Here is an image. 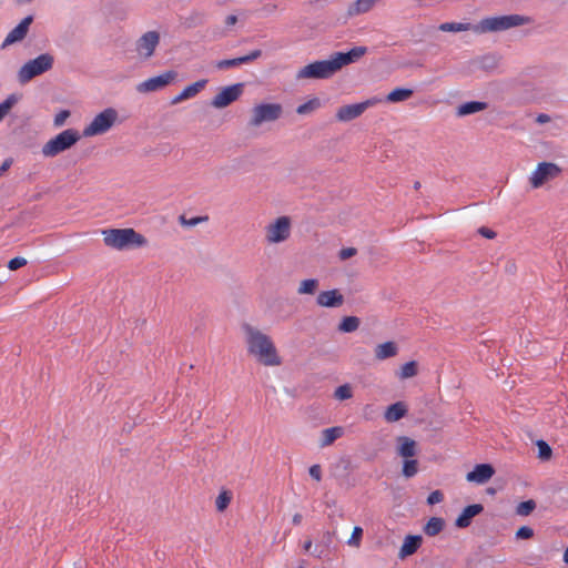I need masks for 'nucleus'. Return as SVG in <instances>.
Here are the masks:
<instances>
[{
    "mask_svg": "<svg viewBox=\"0 0 568 568\" xmlns=\"http://www.w3.org/2000/svg\"><path fill=\"white\" fill-rule=\"evenodd\" d=\"M367 52L366 47H354L348 52H334L327 60L312 62L298 70L296 80L329 79L343 67L358 61Z\"/></svg>",
    "mask_w": 568,
    "mask_h": 568,
    "instance_id": "obj_1",
    "label": "nucleus"
},
{
    "mask_svg": "<svg viewBox=\"0 0 568 568\" xmlns=\"http://www.w3.org/2000/svg\"><path fill=\"white\" fill-rule=\"evenodd\" d=\"M246 335L247 351L254 355L257 361L265 366H278L282 361L272 339L257 328L251 325H244Z\"/></svg>",
    "mask_w": 568,
    "mask_h": 568,
    "instance_id": "obj_2",
    "label": "nucleus"
},
{
    "mask_svg": "<svg viewBox=\"0 0 568 568\" xmlns=\"http://www.w3.org/2000/svg\"><path fill=\"white\" fill-rule=\"evenodd\" d=\"M102 234L106 246L120 251L132 246H142L146 242L144 236L133 229H110L104 230Z\"/></svg>",
    "mask_w": 568,
    "mask_h": 568,
    "instance_id": "obj_3",
    "label": "nucleus"
},
{
    "mask_svg": "<svg viewBox=\"0 0 568 568\" xmlns=\"http://www.w3.org/2000/svg\"><path fill=\"white\" fill-rule=\"evenodd\" d=\"M529 22V18L520 14L488 17L474 26V32L481 34L488 32L505 31L510 28L520 27Z\"/></svg>",
    "mask_w": 568,
    "mask_h": 568,
    "instance_id": "obj_4",
    "label": "nucleus"
},
{
    "mask_svg": "<svg viewBox=\"0 0 568 568\" xmlns=\"http://www.w3.org/2000/svg\"><path fill=\"white\" fill-rule=\"evenodd\" d=\"M54 57L51 53H42L37 58L27 61L18 71L17 78L20 84H27L33 78L51 70Z\"/></svg>",
    "mask_w": 568,
    "mask_h": 568,
    "instance_id": "obj_5",
    "label": "nucleus"
},
{
    "mask_svg": "<svg viewBox=\"0 0 568 568\" xmlns=\"http://www.w3.org/2000/svg\"><path fill=\"white\" fill-rule=\"evenodd\" d=\"M81 135L75 129H67L60 132L54 138L50 139L42 146V154L45 158H54L58 154L71 149L79 140Z\"/></svg>",
    "mask_w": 568,
    "mask_h": 568,
    "instance_id": "obj_6",
    "label": "nucleus"
},
{
    "mask_svg": "<svg viewBox=\"0 0 568 568\" xmlns=\"http://www.w3.org/2000/svg\"><path fill=\"white\" fill-rule=\"evenodd\" d=\"M283 114V106L280 103H261L251 110L248 126L260 128L264 123L275 122Z\"/></svg>",
    "mask_w": 568,
    "mask_h": 568,
    "instance_id": "obj_7",
    "label": "nucleus"
},
{
    "mask_svg": "<svg viewBox=\"0 0 568 568\" xmlns=\"http://www.w3.org/2000/svg\"><path fill=\"white\" fill-rule=\"evenodd\" d=\"M118 111L113 108L104 109L97 114L93 120L83 129V135L87 138L101 135L108 132L118 120Z\"/></svg>",
    "mask_w": 568,
    "mask_h": 568,
    "instance_id": "obj_8",
    "label": "nucleus"
},
{
    "mask_svg": "<svg viewBox=\"0 0 568 568\" xmlns=\"http://www.w3.org/2000/svg\"><path fill=\"white\" fill-rule=\"evenodd\" d=\"M292 222L288 216H280L265 227V239L270 244H278L291 236Z\"/></svg>",
    "mask_w": 568,
    "mask_h": 568,
    "instance_id": "obj_9",
    "label": "nucleus"
},
{
    "mask_svg": "<svg viewBox=\"0 0 568 568\" xmlns=\"http://www.w3.org/2000/svg\"><path fill=\"white\" fill-rule=\"evenodd\" d=\"M178 72L168 70L156 77L149 78L136 85L140 93H149L162 90L163 88L174 83L178 80Z\"/></svg>",
    "mask_w": 568,
    "mask_h": 568,
    "instance_id": "obj_10",
    "label": "nucleus"
},
{
    "mask_svg": "<svg viewBox=\"0 0 568 568\" xmlns=\"http://www.w3.org/2000/svg\"><path fill=\"white\" fill-rule=\"evenodd\" d=\"M384 99L371 98L361 103L347 104L341 106L336 112V119L339 122H348L361 116L368 108L381 103Z\"/></svg>",
    "mask_w": 568,
    "mask_h": 568,
    "instance_id": "obj_11",
    "label": "nucleus"
},
{
    "mask_svg": "<svg viewBox=\"0 0 568 568\" xmlns=\"http://www.w3.org/2000/svg\"><path fill=\"white\" fill-rule=\"evenodd\" d=\"M243 91L244 83H235L229 87H224L211 100V105L215 109L226 108L236 101L243 94Z\"/></svg>",
    "mask_w": 568,
    "mask_h": 568,
    "instance_id": "obj_12",
    "label": "nucleus"
},
{
    "mask_svg": "<svg viewBox=\"0 0 568 568\" xmlns=\"http://www.w3.org/2000/svg\"><path fill=\"white\" fill-rule=\"evenodd\" d=\"M160 43V34L156 31H148L140 37L135 43V51L139 57L150 59Z\"/></svg>",
    "mask_w": 568,
    "mask_h": 568,
    "instance_id": "obj_13",
    "label": "nucleus"
},
{
    "mask_svg": "<svg viewBox=\"0 0 568 568\" xmlns=\"http://www.w3.org/2000/svg\"><path fill=\"white\" fill-rule=\"evenodd\" d=\"M560 169L555 163L541 162L530 176L532 187H540L545 182L555 178Z\"/></svg>",
    "mask_w": 568,
    "mask_h": 568,
    "instance_id": "obj_14",
    "label": "nucleus"
},
{
    "mask_svg": "<svg viewBox=\"0 0 568 568\" xmlns=\"http://www.w3.org/2000/svg\"><path fill=\"white\" fill-rule=\"evenodd\" d=\"M33 22V16L24 17L18 26H16L4 38L1 48L4 49L9 45H12L17 42L22 41L28 32L31 23Z\"/></svg>",
    "mask_w": 568,
    "mask_h": 568,
    "instance_id": "obj_15",
    "label": "nucleus"
},
{
    "mask_svg": "<svg viewBox=\"0 0 568 568\" xmlns=\"http://www.w3.org/2000/svg\"><path fill=\"white\" fill-rule=\"evenodd\" d=\"M494 474L495 469L490 464H478L466 475V479L469 483L485 484Z\"/></svg>",
    "mask_w": 568,
    "mask_h": 568,
    "instance_id": "obj_16",
    "label": "nucleus"
},
{
    "mask_svg": "<svg viewBox=\"0 0 568 568\" xmlns=\"http://www.w3.org/2000/svg\"><path fill=\"white\" fill-rule=\"evenodd\" d=\"M316 303L323 307H339L344 303V296L336 288L323 291L317 295Z\"/></svg>",
    "mask_w": 568,
    "mask_h": 568,
    "instance_id": "obj_17",
    "label": "nucleus"
},
{
    "mask_svg": "<svg viewBox=\"0 0 568 568\" xmlns=\"http://www.w3.org/2000/svg\"><path fill=\"white\" fill-rule=\"evenodd\" d=\"M206 84H207V80L202 79V80H199V81L185 87L180 94L175 95L171 100V104L175 105L185 100L194 98L205 88Z\"/></svg>",
    "mask_w": 568,
    "mask_h": 568,
    "instance_id": "obj_18",
    "label": "nucleus"
},
{
    "mask_svg": "<svg viewBox=\"0 0 568 568\" xmlns=\"http://www.w3.org/2000/svg\"><path fill=\"white\" fill-rule=\"evenodd\" d=\"M483 510L484 507L480 504H473L465 507L462 514L457 517L455 526L458 528H467L470 526L473 518L479 515Z\"/></svg>",
    "mask_w": 568,
    "mask_h": 568,
    "instance_id": "obj_19",
    "label": "nucleus"
},
{
    "mask_svg": "<svg viewBox=\"0 0 568 568\" xmlns=\"http://www.w3.org/2000/svg\"><path fill=\"white\" fill-rule=\"evenodd\" d=\"M397 454L403 458H413L417 454V443L407 437L399 436L397 437Z\"/></svg>",
    "mask_w": 568,
    "mask_h": 568,
    "instance_id": "obj_20",
    "label": "nucleus"
},
{
    "mask_svg": "<svg viewBox=\"0 0 568 568\" xmlns=\"http://www.w3.org/2000/svg\"><path fill=\"white\" fill-rule=\"evenodd\" d=\"M407 414V406L403 402H396L389 405L385 413L384 418L387 423H395L405 417Z\"/></svg>",
    "mask_w": 568,
    "mask_h": 568,
    "instance_id": "obj_21",
    "label": "nucleus"
},
{
    "mask_svg": "<svg viewBox=\"0 0 568 568\" xmlns=\"http://www.w3.org/2000/svg\"><path fill=\"white\" fill-rule=\"evenodd\" d=\"M422 540H423L422 537L418 535L407 536L399 549L398 556L400 558H406V557L413 555L420 547Z\"/></svg>",
    "mask_w": 568,
    "mask_h": 568,
    "instance_id": "obj_22",
    "label": "nucleus"
},
{
    "mask_svg": "<svg viewBox=\"0 0 568 568\" xmlns=\"http://www.w3.org/2000/svg\"><path fill=\"white\" fill-rule=\"evenodd\" d=\"M500 62V57L497 53H486L480 55L474 60V63L478 65L479 69L490 72L495 70Z\"/></svg>",
    "mask_w": 568,
    "mask_h": 568,
    "instance_id": "obj_23",
    "label": "nucleus"
},
{
    "mask_svg": "<svg viewBox=\"0 0 568 568\" xmlns=\"http://www.w3.org/2000/svg\"><path fill=\"white\" fill-rule=\"evenodd\" d=\"M378 0H356L347 8L348 17H356L371 11Z\"/></svg>",
    "mask_w": 568,
    "mask_h": 568,
    "instance_id": "obj_24",
    "label": "nucleus"
},
{
    "mask_svg": "<svg viewBox=\"0 0 568 568\" xmlns=\"http://www.w3.org/2000/svg\"><path fill=\"white\" fill-rule=\"evenodd\" d=\"M344 433L343 427L336 426L322 430V437L320 440L321 447H326L332 445L337 438H339Z\"/></svg>",
    "mask_w": 568,
    "mask_h": 568,
    "instance_id": "obj_25",
    "label": "nucleus"
},
{
    "mask_svg": "<svg viewBox=\"0 0 568 568\" xmlns=\"http://www.w3.org/2000/svg\"><path fill=\"white\" fill-rule=\"evenodd\" d=\"M486 108H487V104L485 102L469 101V102L460 104L457 108L456 114L458 116H466L469 114L480 112V111L485 110Z\"/></svg>",
    "mask_w": 568,
    "mask_h": 568,
    "instance_id": "obj_26",
    "label": "nucleus"
},
{
    "mask_svg": "<svg viewBox=\"0 0 568 568\" xmlns=\"http://www.w3.org/2000/svg\"><path fill=\"white\" fill-rule=\"evenodd\" d=\"M397 346L394 342H385L376 346L375 357L378 361H384L389 357H394L397 354Z\"/></svg>",
    "mask_w": 568,
    "mask_h": 568,
    "instance_id": "obj_27",
    "label": "nucleus"
},
{
    "mask_svg": "<svg viewBox=\"0 0 568 568\" xmlns=\"http://www.w3.org/2000/svg\"><path fill=\"white\" fill-rule=\"evenodd\" d=\"M413 93L412 89L396 88L386 95L385 101L390 103L403 102L408 100Z\"/></svg>",
    "mask_w": 568,
    "mask_h": 568,
    "instance_id": "obj_28",
    "label": "nucleus"
},
{
    "mask_svg": "<svg viewBox=\"0 0 568 568\" xmlns=\"http://www.w3.org/2000/svg\"><path fill=\"white\" fill-rule=\"evenodd\" d=\"M474 26L468 22H444L438 26V30L443 32L474 31Z\"/></svg>",
    "mask_w": 568,
    "mask_h": 568,
    "instance_id": "obj_29",
    "label": "nucleus"
},
{
    "mask_svg": "<svg viewBox=\"0 0 568 568\" xmlns=\"http://www.w3.org/2000/svg\"><path fill=\"white\" fill-rule=\"evenodd\" d=\"M445 527V520L440 517H432L425 528L424 531L427 536L434 537L438 535Z\"/></svg>",
    "mask_w": 568,
    "mask_h": 568,
    "instance_id": "obj_30",
    "label": "nucleus"
},
{
    "mask_svg": "<svg viewBox=\"0 0 568 568\" xmlns=\"http://www.w3.org/2000/svg\"><path fill=\"white\" fill-rule=\"evenodd\" d=\"M359 325L361 320L357 316H345L338 325V331L342 333H353Z\"/></svg>",
    "mask_w": 568,
    "mask_h": 568,
    "instance_id": "obj_31",
    "label": "nucleus"
},
{
    "mask_svg": "<svg viewBox=\"0 0 568 568\" xmlns=\"http://www.w3.org/2000/svg\"><path fill=\"white\" fill-rule=\"evenodd\" d=\"M417 373H418L417 362L410 361V362L405 363L400 367V371L398 372L397 376L399 379H407V378L416 376Z\"/></svg>",
    "mask_w": 568,
    "mask_h": 568,
    "instance_id": "obj_32",
    "label": "nucleus"
},
{
    "mask_svg": "<svg viewBox=\"0 0 568 568\" xmlns=\"http://www.w3.org/2000/svg\"><path fill=\"white\" fill-rule=\"evenodd\" d=\"M321 106V101L318 98H313L308 100L307 102L301 104L297 106L296 112L300 115H305L314 112Z\"/></svg>",
    "mask_w": 568,
    "mask_h": 568,
    "instance_id": "obj_33",
    "label": "nucleus"
},
{
    "mask_svg": "<svg viewBox=\"0 0 568 568\" xmlns=\"http://www.w3.org/2000/svg\"><path fill=\"white\" fill-rule=\"evenodd\" d=\"M318 287V281L316 278L304 280L300 283L297 288V293L303 294H314Z\"/></svg>",
    "mask_w": 568,
    "mask_h": 568,
    "instance_id": "obj_34",
    "label": "nucleus"
},
{
    "mask_svg": "<svg viewBox=\"0 0 568 568\" xmlns=\"http://www.w3.org/2000/svg\"><path fill=\"white\" fill-rule=\"evenodd\" d=\"M403 475L406 478H412L418 473V462L413 458H406L403 464Z\"/></svg>",
    "mask_w": 568,
    "mask_h": 568,
    "instance_id": "obj_35",
    "label": "nucleus"
},
{
    "mask_svg": "<svg viewBox=\"0 0 568 568\" xmlns=\"http://www.w3.org/2000/svg\"><path fill=\"white\" fill-rule=\"evenodd\" d=\"M19 101L16 94H10L3 102L0 103V122L10 112L13 105Z\"/></svg>",
    "mask_w": 568,
    "mask_h": 568,
    "instance_id": "obj_36",
    "label": "nucleus"
},
{
    "mask_svg": "<svg viewBox=\"0 0 568 568\" xmlns=\"http://www.w3.org/2000/svg\"><path fill=\"white\" fill-rule=\"evenodd\" d=\"M209 221V216H194L191 219H187L184 214L179 216V223L184 227H193L196 226L200 223Z\"/></svg>",
    "mask_w": 568,
    "mask_h": 568,
    "instance_id": "obj_37",
    "label": "nucleus"
},
{
    "mask_svg": "<svg viewBox=\"0 0 568 568\" xmlns=\"http://www.w3.org/2000/svg\"><path fill=\"white\" fill-rule=\"evenodd\" d=\"M536 508V501L532 499L521 501L516 507L518 516H529Z\"/></svg>",
    "mask_w": 568,
    "mask_h": 568,
    "instance_id": "obj_38",
    "label": "nucleus"
},
{
    "mask_svg": "<svg viewBox=\"0 0 568 568\" xmlns=\"http://www.w3.org/2000/svg\"><path fill=\"white\" fill-rule=\"evenodd\" d=\"M538 457L542 460H548L551 457V447L542 439L537 442Z\"/></svg>",
    "mask_w": 568,
    "mask_h": 568,
    "instance_id": "obj_39",
    "label": "nucleus"
},
{
    "mask_svg": "<svg viewBox=\"0 0 568 568\" xmlns=\"http://www.w3.org/2000/svg\"><path fill=\"white\" fill-rule=\"evenodd\" d=\"M334 396L339 400L348 399L353 396L352 387L348 384L341 385L335 389Z\"/></svg>",
    "mask_w": 568,
    "mask_h": 568,
    "instance_id": "obj_40",
    "label": "nucleus"
},
{
    "mask_svg": "<svg viewBox=\"0 0 568 568\" xmlns=\"http://www.w3.org/2000/svg\"><path fill=\"white\" fill-rule=\"evenodd\" d=\"M231 499H232V497L229 491L220 493V495L217 496V498L215 500L216 509L219 511H223L224 509H226V507L231 503Z\"/></svg>",
    "mask_w": 568,
    "mask_h": 568,
    "instance_id": "obj_41",
    "label": "nucleus"
},
{
    "mask_svg": "<svg viewBox=\"0 0 568 568\" xmlns=\"http://www.w3.org/2000/svg\"><path fill=\"white\" fill-rule=\"evenodd\" d=\"M261 55H262V51L257 49V50H253L252 52H250L246 55L235 58L236 67H239L241 64L250 63V62L258 59Z\"/></svg>",
    "mask_w": 568,
    "mask_h": 568,
    "instance_id": "obj_42",
    "label": "nucleus"
},
{
    "mask_svg": "<svg viewBox=\"0 0 568 568\" xmlns=\"http://www.w3.org/2000/svg\"><path fill=\"white\" fill-rule=\"evenodd\" d=\"M71 113L69 110H61L59 113L55 114L53 119V125L55 128H61L65 121L70 118Z\"/></svg>",
    "mask_w": 568,
    "mask_h": 568,
    "instance_id": "obj_43",
    "label": "nucleus"
},
{
    "mask_svg": "<svg viewBox=\"0 0 568 568\" xmlns=\"http://www.w3.org/2000/svg\"><path fill=\"white\" fill-rule=\"evenodd\" d=\"M362 536H363V529L361 527H355L353 529L352 536L348 539L347 544L349 546H356V547L359 546Z\"/></svg>",
    "mask_w": 568,
    "mask_h": 568,
    "instance_id": "obj_44",
    "label": "nucleus"
},
{
    "mask_svg": "<svg viewBox=\"0 0 568 568\" xmlns=\"http://www.w3.org/2000/svg\"><path fill=\"white\" fill-rule=\"evenodd\" d=\"M27 260L24 257H14V258H11L8 263V268L10 271H17L18 268L27 265Z\"/></svg>",
    "mask_w": 568,
    "mask_h": 568,
    "instance_id": "obj_45",
    "label": "nucleus"
},
{
    "mask_svg": "<svg viewBox=\"0 0 568 568\" xmlns=\"http://www.w3.org/2000/svg\"><path fill=\"white\" fill-rule=\"evenodd\" d=\"M534 536V530L528 526H523L516 531V538L529 539Z\"/></svg>",
    "mask_w": 568,
    "mask_h": 568,
    "instance_id": "obj_46",
    "label": "nucleus"
},
{
    "mask_svg": "<svg viewBox=\"0 0 568 568\" xmlns=\"http://www.w3.org/2000/svg\"><path fill=\"white\" fill-rule=\"evenodd\" d=\"M444 500V494L440 490L432 491L427 497V503L429 505H435L442 503Z\"/></svg>",
    "mask_w": 568,
    "mask_h": 568,
    "instance_id": "obj_47",
    "label": "nucleus"
},
{
    "mask_svg": "<svg viewBox=\"0 0 568 568\" xmlns=\"http://www.w3.org/2000/svg\"><path fill=\"white\" fill-rule=\"evenodd\" d=\"M235 67H236L235 58L234 59L220 60V61L216 62V68L220 69V70L235 68Z\"/></svg>",
    "mask_w": 568,
    "mask_h": 568,
    "instance_id": "obj_48",
    "label": "nucleus"
},
{
    "mask_svg": "<svg viewBox=\"0 0 568 568\" xmlns=\"http://www.w3.org/2000/svg\"><path fill=\"white\" fill-rule=\"evenodd\" d=\"M310 476L315 479L316 481H321L322 479V468L320 465H313L310 467Z\"/></svg>",
    "mask_w": 568,
    "mask_h": 568,
    "instance_id": "obj_49",
    "label": "nucleus"
},
{
    "mask_svg": "<svg viewBox=\"0 0 568 568\" xmlns=\"http://www.w3.org/2000/svg\"><path fill=\"white\" fill-rule=\"evenodd\" d=\"M355 254H356V248H354V247H345V248H342L339 251L338 256H339V258L342 261H345V260L354 256Z\"/></svg>",
    "mask_w": 568,
    "mask_h": 568,
    "instance_id": "obj_50",
    "label": "nucleus"
},
{
    "mask_svg": "<svg viewBox=\"0 0 568 568\" xmlns=\"http://www.w3.org/2000/svg\"><path fill=\"white\" fill-rule=\"evenodd\" d=\"M478 232L480 235H483L484 237L489 239V240H491L496 236V233L493 230L485 227V226L480 227L478 230Z\"/></svg>",
    "mask_w": 568,
    "mask_h": 568,
    "instance_id": "obj_51",
    "label": "nucleus"
},
{
    "mask_svg": "<svg viewBox=\"0 0 568 568\" xmlns=\"http://www.w3.org/2000/svg\"><path fill=\"white\" fill-rule=\"evenodd\" d=\"M333 541V535L329 531L324 532L322 538V544H324L326 547H329V545Z\"/></svg>",
    "mask_w": 568,
    "mask_h": 568,
    "instance_id": "obj_52",
    "label": "nucleus"
},
{
    "mask_svg": "<svg viewBox=\"0 0 568 568\" xmlns=\"http://www.w3.org/2000/svg\"><path fill=\"white\" fill-rule=\"evenodd\" d=\"M550 121V116L546 113H540L536 118V122L539 124H544Z\"/></svg>",
    "mask_w": 568,
    "mask_h": 568,
    "instance_id": "obj_53",
    "label": "nucleus"
},
{
    "mask_svg": "<svg viewBox=\"0 0 568 568\" xmlns=\"http://www.w3.org/2000/svg\"><path fill=\"white\" fill-rule=\"evenodd\" d=\"M11 164H12L11 159L4 160V162L0 166V176L11 166Z\"/></svg>",
    "mask_w": 568,
    "mask_h": 568,
    "instance_id": "obj_54",
    "label": "nucleus"
},
{
    "mask_svg": "<svg viewBox=\"0 0 568 568\" xmlns=\"http://www.w3.org/2000/svg\"><path fill=\"white\" fill-rule=\"evenodd\" d=\"M236 22H237V17H236V16H234V14H230V16H227V17H226V19H225V23H226V26H233V24H235Z\"/></svg>",
    "mask_w": 568,
    "mask_h": 568,
    "instance_id": "obj_55",
    "label": "nucleus"
},
{
    "mask_svg": "<svg viewBox=\"0 0 568 568\" xmlns=\"http://www.w3.org/2000/svg\"><path fill=\"white\" fill-rule=\"evenodd\" d=\"M302 519H303L302 515L297 513L293 516L292 521L294 525H300L302 523Z\"/></svg>",
    "mask_w": 568,
    "mask_h": 568,
    "instance_id": "obj_56",
    "label": "nucleus"
},
{
    "mask_svg": "<svg viewBox=\"0 0 568 568\" xmlns=\"http://www.w3.org/2000/svg\"><path fill=\"white\" fill-rule=\"evenodd\" d=\"M311 547H312V540H311V539H308V540H306V541L304 542V549H305L306 551H308V550L311 549Z\"/></svg>",
    "mask_w": 568,
    "mask_h": 568,
    "instance_id": "obj_57",
    "label": "nucleus"
},
{
    "mask_svg": "<svg viewBox=\"0 0 568 568\" xmlns=\"http://www.w3.org/2000/svg\"><path fill=\"white\" fill-rule=\"evenodd\" d=\"M564 562L568 564V547L566 548V550L564 552Z\"/></svg>",
    "mask_w": 568,
    "mask_h": 568,
    "instance_id": "obj_58",
    "label": "nucleus"
},
{
    "mask_svg": "<svg viewBox=\"0 0 568 568\" xmlns=\"http://www.w3.org/2000/svg\"><path fill=\"white\" fill-rule=\"evenodd\" d=\"M419 187H420V183H419L418 181H417V182H415V183H414V189H415V190H418Z\"/></svg>",
    "mask_w": 568,
    "mask_h": 568,
    "instance_id": "obj_59",
    "label": "nucleus"
}]
</instances>
